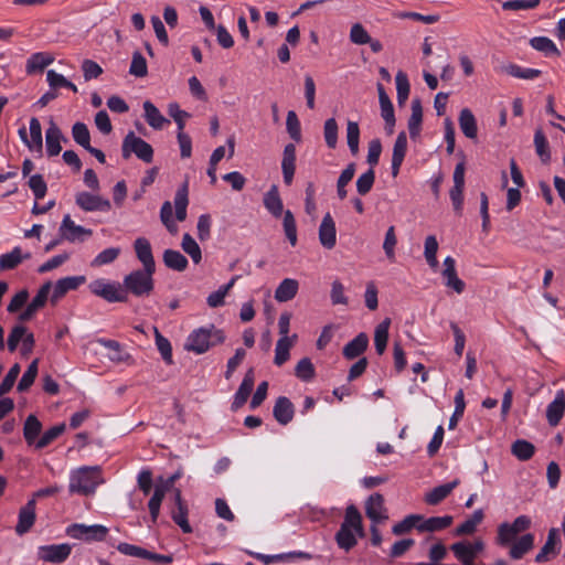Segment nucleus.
<instances>
[{
	"instance_id": "3",
	"label": "nucleus",
	"mask_w": 565,
	"mask_h": 565,
	"mask_svg": "<svg viewBox=\"0 0 565 565\" xmlns=\"http://www.w3.org/2000/svg\"><path fill=\"white\" fill-rule=\"evenodd\" d=\"M224 341L225 334L223 330L217 329L214 324H209L193 330L186 338L184 349L196 354H203L212 347Z\"/></svg>"
},
{
	"instance_id": "14",
	"label": "nucleus",
	"mask_w": 565,
	"mask_h": 565,
	"mask_svg": "<svg viewBox=\"0 0 565 565\" xmlns=\"http://www.w3.org/2000/svg\"><path fill=\"white\" fill-rule=\"evenodd\" d=\"M441 276L445 279V286L447 288L452 289L457 294L463 292L466 284L458 277L456 270V260L451 256H447L444 259V269L441 271Z\"/></svg>"
},
{
	"instance_id": "4",
	"label": "nucleus",
	"mask_w": 565,
	"mask_h": 565,
	"mask_svg": "<svg viewBox=\"0 0 565 565\" xmlns=\"http://www.w3.org/2000/svg\"><path fill=\"white\" fill-rule=\"evenodd\" d=\"M156 270L137 269L125 276L122 286L135 297H147L154 288L153 274Z\"/></svg>"
},
{
	"instance_id": "59",
	"label": "nucleus",
	"mask_w": 565,
	"mask_h": 565,
	"mask_svg": "<svg viewBox=\"0 0 565 565\" xmlns=\"http://www.w3.org/2000/svg\"><path fill=\"white\" fill-rule=\"evenodd\" d=\"M381 107V116L385 121V130L387 135H392L395 127V114H394V107L393 104L390 100L383 102L380 104Z\"/></svg>"
},
{
	"instance_id": "22",
	"label": "nucleus",
	"mask_w": 565,
	"mask_h": 565,
	"mask_svg": "<svg viewBox=\"0 0 565 565\" xmlns=\"http://www.w3.org/2000/svg\"><path fill=\"white\" fill-rule=\"evenodd\" d=\"M281 170L284 182L290 185L296 170V147L294 143H288L284 148Z\"/></svg>"
},
{
	"instance_id": "21",
	"label": "nucleus",
	"mask_w": 565,
	"mask_h": 565,
	"mask_svg": "<svg viewBox=\"0 0 565 565\" xmlns=\"http://www.w3.org/2000/svg\"><path fill=\"white\" fill-rule=\"evenodd\" d=\"M62 140L66 141L58 126L53 120H51L50 126L45 132V146L49 157H55L61 152Z\"/></svg>"
},
{
	"instance_id": "36",
	"label": "nucleus",
	"mask_w": 565,
	"mask_h": 565,
	"mask_svg": "<svg viewBox=\"0 0 565 565\" xmlns=\"http://www.w3.org/2000/svg\"><path fill=\"white\" fill-rule=\"evenodd\" d=\"M42 430V424L38 419V417L33 414L29 415L24 422L23 426V436L28 445H34L40 438V434Z\"/></svg>"
},
{
	"instance_id": "31",
	"label": "nucleus",
	"mask_w": 565,
	"mask_h": 565,
	"mask_svg": "<svg viewBox=\"0 0 565 565\" xmlns=\"http://www.w3.org/2000/svg\"><path fill=\"white\" fill-rule=\"evenodd\" d=\"M189 181L188 179L178 189L174 196L175 217L178 221L183 222L186 218V207L189 204Z\"/></svg>"
},
{
	"instance_id": "60",
	"label": "nucleus",
	"mask_w": 565,
	"mask_h": 565,
	"mask_svg": "<svg viewBox=\"0 0 565 565\" xmlns=\"http://www.w3.org/2000/svg\"><path fill=\"white\" fill-rule=\"evenodd\" d=\"M338 124L334 118H329L324 121L323 136L330 149H334L338 145Z\"/></svg>"
},
{
	"instance_id": "50",
	"label": "nucleus",
	"mask_w": 565,
	"mask_h": 565,
	"mask_svg": "<svg viewBox=\"0 0 565 565\" xmlns=\"http://www.w3.org/2000/svg\"><path fill=\"white\" fill-rule=\"evenodd\" d=\"M72 137L84 149L90 146V132L84 122L77 121L73 125Z\"/></svg>"
},
{
	"instance_id": "24",
	"label": "nucleus",
	"mask_w": 565,
	"mask_h": 565,
	"mask_svg": "<svg viewBox=\"0 0 565 565\" xmlns=\"http://www.w3.org/2000/svg\"><path fill=\"white\" fill-rule=\"evenodd\" d=\"M295 414L294 404L289 398L279 396L274 405L273 415L280 425L289 424Z\"/></svg>"
},
{
	"instance_id": "45",
	"label": "nucleus",
	"mask_w": 565,
	"mask_h": 565,
	"mask_svg": "<svg viewBox=\"0 0 565 565\" xmlns=\"http://www.w3.org/2000/svg\"><path fill=\"white\" fill-rule=\"evenodd\" d=\"M438 246L439 245L435 235H429L426 237L424 244V256L431 269H436L438 267Z\"/></svg>"
},
{
	"instance_id": "63",
	"label": "nucleus",
	"mask_w": 565,
	"mask_h": 565,
	"mask_svg": "<svg viewBox=\"0 0 565 565\" xmlns=\"http://www.w3.org/2000/svg\"><path fill=\"white\" fill-rule=\"evenodd\" d=\"M286 128L291 139L297 142L301 140L300 121L294 110H289L287 114Z\"/></svg>"
},
{
	"instance_id": "34",
	"label": "nucleus",
	"mask_w": 565,
	"mask_h": 565,
	"mask_svg": "<svg viewBox=\"0 0 565 565\" xmlns=\"http://www.w3.org/2000/svg\"><path fill=\"white\" fill-rule=\"evenodd\" d=\"M534 535L531 533L522 535L519 540L512 542L510 556L513 559L522 558L529 551L533 548Z\"/></svg>"
},
{
	"instance_id": "2",
	"label": "nucleus",
	"mask_w": 565,
	"mask_h": 565,
	"mask_svg": "<svg viewBox=\"0 0 565 565\" xmlns=\"http://www.w3.org/2000/svg\"><path fill=\"white\" fill-rule=\"evenodd\" d=\"M354 532L361 537L364 536L361 513L354 505H349L344 521L335 534L338 546L347 552L353 548L358 543Z\"/></svg>"
},
{
	"instance_id": "18",
	"label": "nucleus",
	"mask_w": 565,
	"mask_h": 565,
	"mask_svg": "<svg viewBox=\"0 0 565 565\" xmlns=\"http://www.w3.org/2000/svg\"><path fill=\"white\" fill-rule=\"evenodd\" d=\"M319 241L320 244L327 249H331L335 246L337 228L330 213H327L321 221L319 226Z\"/></svg>"
},
{
	"instance_id": "20",
	"label": "nucleus",
	"mask_w": 565,
	"mask_h": 565,
	"mask_svg": "<svg viewBox=\"0 0 565 565\" xmlns=\"http://www.w3.org/2000/svg\"><path fill=\"white\" fill-rule=\"evenodd\" d=\"M254 384H255L254 370L249 369L245 373L244 379H243L237 392L234 395V401L232 403L233 411L239 409L247 402V398L249 397V395L253 391Z\"/></svg>"
},
{
	"instance_id": "1",
	"label": "nucleus",
	"mask_w": 565,
	"mask_h": 565,
	"mask_svg": "<svg viewBox=\"0 0 565 565\" xmlns=\"http://www.w3.org/2000/svg\"><path fill=\"white\" fill-rule=\"evenodd\" d=\"M102 483H104V479L100 467L84 466L71 471L68 491L70 493L90 495Z\"/></svg>"
},
{
	"instance_id": "48",
	"label": "nucleus",
	"mask_w": 565,
	"mask_h": 565,
	"mask_svg": "<svg viewBox=\"0 0 565 565\" xmlns=\"http://www.w3.org/2000/svg\"><path fill=\"white\" fill-rule=\"evenodd\" d=\"M347 142L352 156H356L360 145V127L356 121L348 120L347 122Z\"/></svg>"
},
{
	"instance_id": "8",
	"label": "nucleus",
	"mask_w": 565,
	"mask_h": 565,
	"mask_svg": "<svg viewBox=\"0 0 565 565\" xmlns=\"http://www.w3.org/2000/svg\"><path fill=\"white\" fill-rule=\"evenodd\" d=\"M108 533V529L100 524L85 525L72 524L66 529V534L73 539L85 541H104Z\"/></svg>"
},
{
	"instance_id": "13",
	"label": "nucleus",
	"mask_w": 565,
	"mask_h": 565,
	"mask_svg": "<svg viewBox=\"0 0 565 565\" xmlns=\"http://www.w3.org/2000/svg\"><path fill=\"white\" fill-rule=\"evenodd\" d=\"M450 550L463 565H476L473 559L483 550V543L481 541L473 543L457 542L450 546Z\"/></svg>"
},
{
	"instance_id": "55",
	"label": "nucleus",
	"mask_w": 565,
	"mask_h": 565,
	"mask_svg": "<svg viewBox=\"0 0 565 565\" xmlns=\"http://www.w3.org/2000/svg\"><path fill=\"white\" fill-rule=\"evenodd\" d=\"M422 520L420 514H409L404 518L401 522L396 523L392 527V532L395 535H403L409 532L413 527L417 529L419 521Z\"/></svg>"
},
{
	"instance_id": "53",
	"label": "nucleus",
	"mask_w": 565,
	"mask_h": 565,
	"mask_svg": "<svg viewBox=\"0 0 565 565\" xmlns=\"http://www.w3.org/2000/svg\"><path fill=\"white\" fill-rule=\"evenodd\" d=\"M534 146L537 156L541 158L543 163H547L551 159L550 148L547 139L542 131V129H537L534 135Z\"/></svg>"
},
{
	"instance_id": "54",
	"label": "nucleus",
	"mask_w": 565,
	"mask_h": 565,
	"mask_svg": "<svg viewBox=\"0 0 565 565\" xmlns=\"http://www.w3.org/2000/svg\"><path fill=\"white\" fill-rule=\"evenodd\" d=\"M295 375L303 382H309L315 377V366L309 358H302L297 363L295 367Z\"/></svg>"
},
{
	"instance_id": "42",
	"label": "nucleus",
	"mask_w": 565,
	"mask_h": 565,
	"mask_svg": "<svg viewBox=\"0 0 565 565\" xmlns=\"http://www.w3.org/2000/svg\"><path fill=\"white\" fill-rule=\"evenodd\" d=\"M390 324L391 320L386 318L375 328L374 345L377 354L380 355H382L386 349Z\"/></svg>"
},
{
	"instance_id": "61",
	"label": "nucleus",
	"mask_w": 565,
	"mask_h": 565,
	"mask_svg": "<svg viewBox=\"0 0 565 565\" xmlns=\"http://www.w3.org/2000/svg\"><path fill=\"white\" fill-rule=\"evenodd\" d=\"M375 182V172L370 168L366 172L362 173L356 180V191L360 195H366L373 188Z\"/></svg>"
},
{
	"instance_id": "28",
	"label": "nucleus",
	"mask_w": 565,
	"mask_h": 565,
	"mask_svg": "<svg viewBox=\"0 0 565 565\" xmlns=\"http://www.w3.org/2000/svg\"><path fill=\"white\" fill-rule=\"evenodd\" d=\"M54 62V56L47 52L33 53L25 64V72L31 75L42 72L46 66Z\"/></svg>"
},
{
	"instance_id": "7",
	"label": "nucleus",
	"mask_w": 565,
	"mask_h": 565,
	"mask_svg": "<svg viewBox=\"0 0 565 565\" xmlns=\"http://www.w3.org/2000/svg\"><path fill=\"white\" fill-rule=\"evenodd\" d=\"M89 290L108 302H124L127 300V296L118 282L96 279L89 284Z\"/></svg>"
},
{
	"instance_id": "33",
	"label": "nucleus",
	"mask_w": 565,
	"mask_h": 565,
	"mask_svg": "<svg viewBox=\"0 0 565 565\" xmlns=\"http://www.w3.org/2000/svg\"><path fill=\"white\" fill-rule=\"evenodd\" d=\"M177 509L172 512V520L181 527L184 533H191L192 527L188 522V508L182 501L179 490L175 492Z\"/></svg>"
},
{
	"instance_id": "38",
	"label": "nucleus",
	"mask_w": 565,
	"mask_h": 565,
	"mask_svg": "<svg viewBox=\"0 0 565 565\" xmlns=\"http://www.w3.org/2000/svg\"><path fill=\"white\" fill-rule=\"evenodd\" d=\"M297 339V334L291 335V338H285L279 339L276 343L275 348V358L274 363L277 366H281L284 363H286L289 360V351L291 347L294 345L295 341Z\"/></svg>"
},
{
	"instance_id": "35",
	"label": "nucleus",
	"mask_w": 565,
	"mask_h": 565,
	"mask_svg": "<svg viewBox=\"0 0 565 565\" xmlns=\"http://www.w3.org/2000/svg\"><path fill=\"white\" fill-rule=\"evenodd\" d=\"M145 119L153 129H162L169 120L160 113V110L150 100L143 103Z\"/></svg>"
},
{
	"instance_id": "62",
	"label": "nucleus",
	"mask_w": 565,
	"mask_h": 565,
	"mask_svg": "<svg viewBox=\"0 0 565 565\" xmlns=\"http://www.w3.org/2000/svg\"><path fill=\"white\" fill-rule=\"evenodd\" d=\"M129 73L136 77H145L148 74L147 62L140 52L132 54Z\"/></svg>"
},
{
	"instance_id": "10",
	"label": "nucleus",
	"mask_w": 565,
	"mask_h": 565,
	"mask_svg": "<svg viewBox=\"0 0 565 565\" xmlns=\"http://www.w3.org/2000/svg\"><path fill=\"white\" fill-rule=\"evenodd\" d=\"M75 203L86 212H107L111 207L109 200L85 191L76 194Z\"/></svg>"
},
{
	"instance_id": "37",
	"label": "nucleus",
	"mask_w": 565,
	"mask_h": 565,
	"mask_svg": "<svg viewBox=\"0 0 565 565\" xmlns=\"http://www.w3.org/2000/svg\"><path fill=\"white\" fill-rule=\"evenodd\" d=\"M412 114L408 119V130L412 139H415L420 132L423 121V108L418 98L412 100Z\"/></svg>"
},
{
	"instance_id": "23",
	"label": "nucleus",
	"mask_w": 565,
	"mask_h": 565,
	"mask_svg": "<svg viewBox=\"0 0 565 565\" xmlns=\"http://www.w3.org/2000/svg\"><path fill=\"white\" fill-rule=\"evenodd\" d=\"M565 413V393L563 390H559L555 398L552 403L547 405L546 408V418L548 424L552 427H555L559 424L563 415Z\"/></svg>"
},
{
	"instance_id": "5",
	"label": "nucleus",
	"mask_w": 565,
	"mask_h": 565,
	"mask_svg": "<svg viewBox=\"0 0 565 565\" xmlns=\"http://www.w3.org/2000/svg\"><path fill=\"white\" fill-rule=\"evenodd\" d=\"M131 153L146 163L152 162L153 149L150 143L129 131L122 140L121 154L124 159L130 158Z\"/></svg>"
},
{
	"instance_id": "44",
	"label": "nucleus",
	"mask_w": 565,
	"mask_h": 565,
	"mask_svg": "<svg viewBox=\"0 0 565 565\" xmlns=\"http://www.w3.org/2000/svg\"><path fill=\"white\" fill-rule=\"evenodd\" d=\"M530 45L534 50L544 53L546 56H550V55L558 56L559 55V51L556 47L555 43L546 36L532 38L530 40Z\"/></svg>"
},
{
	"instance_id": "25",
	"label": "nucleus",
	"mask_w": 565,
	"mask_h": 565,
	"mask_svg": "<svg viewBox=\"0 0 565 565\" xmlns=\"http://www.w3.org/2000/svg\"><path fill=\"white\" fill-rule=\"evenodd\" d=\"M452 521L454 519L451 515L431 516L428 519H424V516L422 515V520L417 525V531L431 533L438 532L449 527L452 524Z\"/></svg>"
},
{
	"instance_id": "27",
	"label": "nucleus",
	"mask_w": 565,
	"mask_h": 565,
	"mask_svg": "<svg viewBox=\"0 0 565 565\" xmlns=\"http://www.w3.org/2000/svg\"><path fill=\"white\" fill-rule=\"evenodd\" d=\"M367 345L369 338L364 332H361L344 345L343 356L348 360H353L361 355L367 349Z\"/></svg>"
},
{
	"instance_id": "57",
	"label": "nucleus",
	"mask_w": 565,
	"mask_h": 565,
	"mask_svg": "<svg viewBox=\"0 0 565 565\" xmlns=\"http://www.w3.org/2000/svg\"><path fill=\"white\" fill-rule=\"evenodd\" d=\"M38 363L39 360L35 359L31 362V364L28 366L26 371L23 373L19 384H18V391L24 392L28 391L31 385L34 383L35 377L38 375Z\"/></svg>"
},
{
	"instance_id": "12",
	"label": "nucleus",
	"mask_w": 565,
	"mask_h": 565,
	"mask_svg": "<svg viewBox=\"0 0 565 565\" xmlns=\"http://www.w3.org/2000/svg\"><path fill=\"white\" fill-rule=\"evenodd\" d=\"M30 138L28 137L25 127L19 129V136L25 146L31 150L41 152L43 147L42 127L36 117L30 119Z\"/></svg>"
},
{
	"instance_id": "46",
	"label": "nucleus",
	"mask_w": 565,
	"mask_h": 565,
	"mask_svg": "<svg viewBox=\"0 0 565 565\" xmlns=\"http://www.w3.org/2000/svg\"><path fill=\"white\" fill-rule=\"evenodd\" d=\"M65 424L61 423L58 425H55L47 430H45L42 436L38 439L35 443L36 449H43L47 447L50 444H52L56 438H58L64 431H65Z\"/></svg>"
},
{
	"instance_id": "52",
	"label": "nucleus",
	"mask_w": 565,
	"mask_h": 565,
	"mask_svg": "<svg viewBox=\"0 0 565 565\" xmlns=\"http://www.w3.org/2000/svg\"><path fill=\"white\" fill-rule=\"evenodd\" d=\"M156 345L166 363L172 364V347L170 341L163 337L157 327H153Z\"/></svg>"
},
{
	"instance_id": "16",
	"label": "nucleus",
	"mask_w": 565,
	"mask_h": 565,
	"mask_svg": "<svg viewBox=\"0 0 565 565\" xmlns=\"http://www.w3.org/2000/svg\"><path fill=\"white\" fill-rule=\"evenodd\" d=\"M35 499H31L26 502L24 507H22L19 511V520L15 525V532L18 535H23L28 533L35 522Z\"/></svg>"
},
{
	"instance_id": "15",
	"label": "nucleus",
	"mask_w": 565,
	"mask_h": 565,
	"mask_svg": "<svg viewBox=\"0 0 565 565\" xmlns=\"http://www.w3.org/2000/svg\"><path fill=\"white\" fill-rule=\"evenodd\" d=\"M365 514L372 523H380L387 520L384 498L380 493H373L365 502Z\"/></svg>"
},
{
	"instance_id": "43",
	"label": "nucleus",
	"mask_w": 565,
	"mask_h": 565,
	"mask_svg": "<svg viewBox=\"0 0 565 565\" xmlns=\"http://www.w3.org/2000/svg\"><path fill=\"white\" fill-rule=\"evenodd\" d=\"M511 452L521 461L531 459L535 452V447L532 443L525 439H518L511 446Z\"/></svg>"
},
{
	"instance_id": "56",
	"label": "nucleus",
	"mask_w": 565,
	"mask_h": 565,
	"mask_svg": "<svg viewBox=\"0 0 565 565\" xmlns=\"http://www.w3.org/2000/svg\"><path fill=\"white\" fill-rule=\"evenodd\" d=\"M397 102L403 105L409 95L411 85L407 75L403 71H398L395 76Z\"/></svg>"
},
{
	"instance_id": "51",
	"label": "nucleus",
	"mask_w": 565,
	"mask_h": 565,
	"mask_svg": "<svg viewBox=\"0 0 565 565\" xmlns=\"http://www.w3.org/2000/svg\"><path fill=\"white\" fill-rule=\"evenodd\" d=\"M121 249L119 247H109L100 252L92 260V267H100L114 263L120 255Z\"/></svg>"
},
{
	"instance_id": "49",
	"label": "nucleus",
	"mask_w": 565,
	"mask_h": 565,
	"mask_svg": "<svg viewBox=\"0 0 565 565\" xmlns=\"http://www.w3.org/2000/svg\"><path fill=\"white\" fill-rule=\"evenodd\" d=\"M182 249L192 258L194 264H199L202 259V252L195 239L188 233L182 237Z\"/></svg>"
},
{
	"instance_id": "19",
	"label": "nucleus",
	"mask_w": 565,
	"mask_h": 565,
	"mask_svg": "<svg viewBox=\"0 0 565 565\" xmlns=\"http://www.w3.org/2000/svg\"><path fill=\"white\" fill-rule=\"evenodd\" d=\"M84 282V276H71L58 279L54 285L51 302L55 305L66 292L77 289Z\"/></svg>"
},
{
	"instance_id": "30",
	"label": "nucleus",
	"mask_w": 565,
	"mask_h": 565,
	"mask_svg": "<svg viewBox=\"0 0 565 565\" xmlns=\"http://www.w3.org/2000/svg\"><path fill=\"white\" fill-rule=\"evenodd\" d=\"M299 282L292 278H285L275 291V299L279 302H287L294 299L298 292Z\"/></svg>"
},
{
	"instance_id": "6",
	"label": "nucleus",
	"mask_w": 565,
	"mask_h": 565,
	"mask_svg": "<svg viewBox=\"0 0 565 565\" xmlns=\"http://www.w3.org/2000/svg\"><path fill=\"white\" fill-rule=\"evenodd\" d=\"M531 523V519L527 515H520L512 523L504 522L500 524L498 527V544L502 546L511 544L519 533L530 529Z\"/></svg>"
},
{
	"instance_id": "40",
	"label": "nucleus",
	"mask_w": 565,
	"mask_h": 565,
	"mask_svg": "<svg viewBox=\"0 0 565 565\" xmlns=\"http://www.w3.org/2000/svg\"><path fill=\"white\" fill-rule=\"evenodd\" d=\"M31 255L26 253L22 255V250L20 247H14L10 253L3 254L0 256V269L9 270L15 268L19 264L22 263L23 259L30 258Z\"/></svg>"
},
{
	"instance_id": "29",
	"label": "nucleus",
	"mask_w": 565,
	"mask_h": 565,
	"mask_svg": "<svg viewBox=\"0 0 565 565\" xmlns=\"http://www.w3.org/2000/svg\"><path fill=\"white\" fill-rule=\"evenodd\" d=\"M264 205L274 217L281 216L284 213V204L277 185H271V188L265 193Z\"/></svg>"
},
{
	"instance_id": "9",
	"label": "nucleus",
	"mask_w": 565,
	"mask_h": 565,
	"mask_svg": "<svg viewBox=\"0 0 565 565\" xmlns=\"http://www.w3.org/2000/svg\"><path fill=\"white\" fill-rule=\"evenodd\" d=\"M72 546L67 543L40 546L38 550L39 559L46 563H63L68 558Z\"/></svg>"
},
{
	"instance_id": "41",
	"label": "nucleus",
	"mask_w": 565,
	"mask_h": 565,
	"mask_svg": "<svg viewBox=\"0 0 565 565\" xmlns=\"http://www.w3.org/2000/svg\"><path fill=\"white\" fill-rule=\"evenodd\" d=\"M248 554L252 557L263 562L266 565L276 563V562L286 561V559L294 558V557L310 558V555L305 552H290V553H282V554H276V555H266V554H262V553L248 552Z\"/></svg>"
},
{
	"instance_id": "17",
	"label": "nucleus",
	"mask_w": 565,
	"mask_h": 565,
	"mask_svg": "<svg viewBox=\"0 0 565 565\" xmlns=\"http://www.w3.org/2000/svg\"><path fill=\"white\" fill-rule=\"evenodd\" d=\"M137 259L142 264V269L156 270V262L152 255L151 244L146 237H138L134 242Z\"/></svg>"
},
{
	"instance_id": "58",
	"label": "nucleus",
	"mask_w": 565,
	"mask_h": 565,
	"mask_svg": "<svg viewBox=\"0 0 565 565\" xmlns=\"http://www.w3.org/2000/svg\"><path fill=\"white\" fill-rule=\"evenodd\" d=\"M282 226L287 239L291 246H295L297 244V225L294 214L289 210L284 212Z\"/></svg>"
},
{
	"instance_id": "11",
	"label": "nucleus",
	"mask_w": 565,
	"mask_h": 565,
	"mask_svg": "<svg viewBox=\"0 0 565 565\" xmlns=\"http://www.w3.org/2000/svg\"><path fill=\"white\" fill-rule=\"evenodd\" d=\"M58 232L61 238L68 241L71 243L75 241H84L83 236L88 237L93 234L92 230L85 228L81 225H76L74 221L71 218L70 214L64 215Z\"/></svg>"
},
{
	"instance_id": "39",
	"label": "nucleus",
	"mask_w": 565,
	"mask_h": 565,
	"mask_svg": "<svg viewBox=\"0 0 565 565\" xmlns=\"http://www.w3.org/2000/svg\"><path fill=\"white\" fill-rule=\"evenodd\" d=\"M162 258L164 265L172 270L183 271L188 267L186 257L182 255L179 250L166 249L163 252Z\"/></svg>"
},
{
	"instance_id": "47",
	"label": "nucleus",
	"mask_w": 565,
	"mask_h": 565,
	"mask_svg": "<svg viewBox=\"0 0 565 565\" xmlns=\"http://www.w3.org/2000/svg\"><path fill=\"white\" fill-rule=\"evenodd\" d=\"M166 492H167L166 487H160L159 484L156 486L154 492L148 502L151 521L153 523H156L158 520V516L160 513V507H161L162 500L164 499Z\"/></svg>"
},
{
	"instance_id": "32",
	"label": "nucleus",
	"mask_w": 565,
	"mask_h": 565,
	"mask_svg": "<svg viewBox=\"0 0 565 565\" xmlns=\"http://www.w3.org/2000/svg\"><path fill=\"white\" fill-rule=\"evenodd\" d=\"M459 127L469 139H476L478 134L477 120L469 108L461 109L459 114Z\"/></svg>"
},
{
	"instance_id": "64",
	"label": "nucleus",
	"mask_w": 565,
	"mask_h": 565,
	"mask_svg": "<svg viewBox=\"0 0 565 565\" xmlns=\"http://www.w3.org/2000/svg\"><path fill=\"white\" fill-rule=\"evenodd\" d=\"M350 41L356 45H364L371 42V36L361 23H354L350 30Z\"/></svg>"
},
{
	"instance_id": "26",
	"label": "nucleus",
	"mask_w": 565,
	"mask_h": 565,
	"mask_svg": "<svg viewBox=\"0 0 565 565\" xmlns=\"http://www.w3.org/2000/svg\"><path fill=\"white\" fill-rule=\"evenodd\" d=\"M459 483V479H455L451 482L435 487L426 493L425 502L429 505H437L446 499Z\"/></svg>"
}]
</instances>
